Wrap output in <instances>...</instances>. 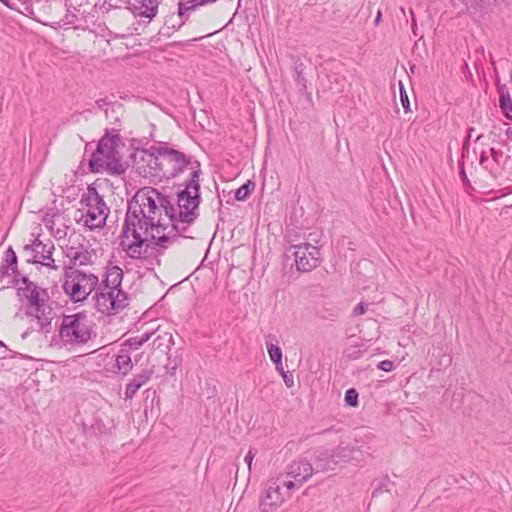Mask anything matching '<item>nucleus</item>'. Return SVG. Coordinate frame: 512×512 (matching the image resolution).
<instances>
[{
    "label": "nucleus",
    "instance_id": "nucleus-1",
    "mask_svg": "<svg viewBox=\"0 0 512 512\" xmlns=\"http://www.w3.org/2000/svg\"><path fill=\"white\" fill-rule=\"evenodd\" d=\"M198 168V166L196 167ZM201 169L191 171L189 178L184 182V188L177 192L176 203L173 204L170 197L161 193L154 187H142L135 194L139 202L145 203L146 212L161 222L162 213L185 227L190 226L199 217V205L201 203L200 175Z\"/></svg>",
    "mask_w": 512,
    "mask_h": 512
},
{
    "label": "nucleus",
    "instance_id": "nucleus-2",
    "mask_svg": "<svg viewBox=\"0 0 512 512\" xmlns=\"http://www.w3.org/2000/svg\"><path fill=\"white\" fill-rule=\"evenodd\" d=\"M153 227H163L159 218L155 219L150 213L146 212L145 203L139 202V197L133 196L127 202V211L125 215L124 225L121 237L129 238L131 235L134 239L132 243L125 244L121 242L123 250L132 259L142 258V248L148 244V233Z\"/></svg>",
    "mask_w": 512,
    "mask_h": 512
},
{
    "label": "nucleus",
    "instance_id": "nucleus-3",
    "mask_svg": "<svg viewBox=\"0 0 512 512\" xmlns=\"http://www.w3.org/2000/svg\"><path fill=\"white\" fill-rule=\"evenodd\" d=\"M119 131L118 128L105 129L89 160L90 172L102 173L105 171L111 176H120L126 172L128 164L122 160L119 152V147H124L125 144Z\"/></svg>",
    "mask_w": 512,
    "mask_h": 512
},
{
    "label": "nucleus",
    "instance_id": "nucleus-4",
    "mask_svg": "<svg viewBox=\"0 0 512 512\" xmlns=\"http://www.w3.org/2000/svg\"><path fill=\"white\" fill-rule=\"evenodd\" d=\"M58 334L65 345H85L93 334V324L86 312L63 315Z\"/></svg>",
    "mask_w": 512,
    "mask_h": 512
},
{
    "label": "nucleus",
    "instance_id": "nucleus-5",
    "mask_svg": "<svg viewBox=\"0 0 512 512\" xmlns=\"http://www.w3.org/2000/svg\"><path fill=\"white\" fill-rule=\"evenodd\" d=\"M64 279L63 290L74 303L86 300L98 285V276L73 267H64Z\"/></svg>",
    "mask_w": 512,
    "mask_h": 512
},
{
    "label": "nucleus",
    "instance_id": "nucleus-6",
    "mask_svg": "<svg viewBox=\"0 0 512 512\" xmlns=\"http://www.w3.org/2000/svg\"><path fill=\"white\" fill-rule=\"evenodd\" d=\"M161 157L163 166V178L169 180L182 175L187 169L191 171L201 169L198 160H194L193 156L187 155L173 147H169L167 143H161V150L157 151Z\"/></svg>",
    "mask_w": 512,
    "mask_h": 512
},
{
    "label": "nucleus",
    "instance_id": "nucleus-7",
    "mask_svg": "<svg viewBox=\"0 0 512 512\" xmlns=\"http://www.w3.org/2000/svg\"><path fill=\"white\" fill-rule=\"evenodd\" d=\"M161 222L163 227H153V230H156L158 234L162 231L163 234L160 236L152 234L151 237L148 238L147 244V247L150 246L158 255L164 254V251L170 245L174 244L179 237L193 238V236L188 234V227L176 222V220L174 221V219L170 217H165L163 213Z\"/></svg>",
    "mask_w": 512,
    "mask_h": 512
},
{
    "label": "nucleus",
    "instance_id": "nucleus-8",
    "mask_svg": "<svg viewBox=\"0 0 512 512\" xmlns=\"http://www.w3.org/2000/svg\"><path fill=\"white\" fill-rule=\"evenodd\" d=\"M161 150V143L149 149H137L133 155V168L144 178L163 179V166L157 151Z\"/></svg>",
    "mask_w": 512,
    "mask_h": 512
},
{
    "label": "nucleus",
    "instance_id": "nucleus-9",
    "mask_svg": "<svg viewBox=\"0 0 512 512\" xmlns=\"http://www.w3.org/2000/svg\"><path fill=\"white\" fill-rule=\"evenodd\" d=\"M289 253L294 257L296 269L300 272H310L320 264L319 248L308 242L290 244L285 248L287 257Z\"/></svg>",
    "mask_w": 512,
    "mask_h": 512
},
{
    "label": "nucleus",
    "instance_id": "nucleus-10",
    "mask_svg": "<svg viewBox=\"0 0 512 512\" xmlns=\"http://www.w3.org/2000/svg\"><path fill=\"white\" fill-rule=\"evenodd\" d=\"M93 299L97 311L108 316L119 313L129 305L128 294L118 289L96 291Z\"/></svg>",
    "mask_w": 512,
    "mask_h": 512
},
{
    "label": "nucleus",
    "instance_id": "nucleus-11",
    "mask_svg": "<svg viewBox=\"0 0 512 512\" xmlns=\"http://www.w3.org/2000/svg\"><path fill=\"white\" fill-rule=\"evenodd\" d=\"M285 500V494L281 491L278 479H270L266 482L263 494L260 498L259 508L261 512H272Z\"/></svg>",
    "mask_w": 512,
    "mask_h": 512
},
{
    "label": "nucleus",
    "instance_id": "nucleus-12",
    "mask_svg": "<svg viewBox=\"0 0 512 512\" xmlns=\"http://www.w3.org/2000/svg\"><path fill=\"white\" fill-rule=\"evenodd\" d=\"M25 315L36 321V326L32 327L33 330L44 334L50 333L55 313L50 306L49 301H42L39 306L35 305L30 310L25 309Z\"/></svg>",
    "mask_w": 512,
    "mask_h": 512
},
{
    "label": "nucleus",
    "instance_id": "nucleus-13",
    "mask_svg": "<svg viewBox=\"0 0 512 512\" xmlns=\"http://www.w3.org/2000/svg\"><path fill=\"white\" fill-rule=\"evenodd\" d=\"M84 206L87 208L84 225L91 230L104 227L110 212L105 201L101 200L100 203H96V201H94L89 203V205Z\"/></svg>",
    "mask_w": 512,
    "mask_h": 512
},
{
    "label": "nucleus",
    "instance_id": "nucleus-14",
    "mask_svg": "<svg viewBox=\"0 0 512 512\" xmlns=\"http://www.w3.org/2000/svg\"><path fill=\"white\" fill-rule=\"evenodd\" d=\"M16 294L24 304L25 309L30 310L35 305L39 306L42 301H50L47 289L35 285L31 288L17 287Z\"/></svg>",
    "mask_w": 512,
    "mask_h": 512
},
{
    "label": "nucleus",
    "instance_id": "nucleus-15",
    "mask_svg": "<svg viewBox=\"0 0 512 512\" xmlns=\"http://www.w3.org/2000/svg\"><path fill=\"white\" fill-rule=\"evenodd\" d=\"M128 9L133 15L151 21L158 13V0H127Z\"/></svg>",
    "mask_w": 512,
    "mask_h": 512
},
{
    "label": "nucleus",
    "instance_id": "nucleus-16",
    "mask_svg": "<svg viewBox=\"0 0 512 512\" xmlns=\"http://www.w3.org/2000/svg\"><path fill=\"white\" fill-rule=\"evenodd\" d=\"M287 475L294 478L298 485L308 481L313 475L312 464L306 458H300L290 463L287 468Z\"/></svg>",
    "mask_w": 512,
    "mask_h": 512
},
{
    "label": "nucleus",
    "instance_id": "nucleus-17",
    "mask_svg": "<svg viewBox=\"0 0 512 512\" xmlns=\"http://www.w3.org/2000/svg\"><path fill=\"white\" fill-rule=\"evenodd\" d=\"M154 374V367L144 368L127 383L125 388V400H132L138 390L147 384Z\"/></svg>",
    "mask_w": 512,
    "mask_h": 512
},
{
    "label": "nucleus",
    "instance_id": "nucleus-18",
    "mask_svg": "<svg viewBox=\"0 0 512 512\" xmlns=\"http://www.w3.org/2000/svg\"><path fill=\"white\" fill-rule=\"evenodd\" d=\"M35 5L39 11L43 12L45 17L51 20L59 18L63 6L61 0H37Z\"/></svg>",
    "mask_w": 512,
    "mask_h": 512
},
{
    "label": "nucleus",
    "instance_id": "nucleus-19",
    "mask_svg": "<svg viewBox=\"0 0 512 512\" xmlns=\"http://www.w3.org/2000/svg\"><path fill=\"white\" fill-rule=\"evenodd\" d=\"M115 373L126 376L133 369V363L131 359V355L127 352L126 348H120L119 353L115 357Z\"/></svg>",
    "mask_w": 512,
    "mask_h": 512
},
{
    "label": "nucleus",
    "instance_id": "nucleus-20",
    "mask_svg": "<svg viewBox=\"0 0 512 512\" xmlns=\"http://www.w3.org/2000/svg\"><path fill=\"white\" fill-rule=\"evenodd\" d=\"M499 107L503 115L512 119V99L508 87L505 84L498 85Z\"/></svg>",
    "mask_w": 512,
    "mask_h": 512
},
{
    "label": "nucleus",
    "instance_id": "nucleus-21",
    "mask_svg": "<svg viewBox=\"0 0 512 512\" xmlns=\"http://www.w3.org/2000/svg\"><path fill=\"white\" fill-rule=\"evenodd\" d=\"M338 466L332 450H321L316 456V467L321 471L335 470Z\"/></svg>",
    "mask_w": 512,
    "mask_h": 512
},
{
    "label": "nucleus",
    "instance_id": "nucleus-22",
    "mask_svg": "<svg viewBox=\"0 0 512 512\" xmlns=\"http://www.w3.org/2000/svg\"><path fill=\"white\" fill-rule=\"evenodd\" d=\"M187 22L180 18L178 12L171 13L166 15L164 27L160 29L159 35L170 36V30L178 31L180 30Z\"/></svg>",
    "mask_w": 512,
    "mask_h": 512
},
{
    "label": "nucleus",
    "instance_id": "nucleus-23",
    "mask_svg": "<svg viewBox=\"0 0 512 512\" xmlns=\"http://www.w3.org/2000/svg\"><path fill=\"white\" fill-rule=\"evenodd\" d=\"M157 330L158 329L147 331L141 336L130 337L121 344V348H126L129 353L131 350H138L143 344L150 340Z\"/></svg>",
    "mask_w": 512,
    "mask_h": 512
},
{
    "label": "nucleus",
    "instance_id": "nucleus-24",
    "mask_svg": "<svg viewBox=\"0 0 512 512\" xmlns=\"http://www.w3.org/2000/svg\"><path fill=\"white\" fill-rule=\"evenodd\" d=\"M273 341L278 343L276 335L268 334L266 336L267 352L274 364H280V361L282 360V350L277 344H273Z\"/></svg>",
    "mask_w": 512,
    "mask_h": 512
},
{
    "label": "nucleus",
    "instance_id": "nucleus-25",
    "mask_svg": "<svg viewBox=\"0 0 512 512\" xmlns=\"http://www.w3.org/2000/svg\"><path fill=\"white\" fill-rule=\"evenodd\" d=\"M84 427L95 436L107 434L109 428L105 425L103 419L99 415H94L89 423L84 422Z\"/></svg>",
    "mask_w": 512,
    "mask_h": 512
},
{
    "label": "nucleus",
    "instance_id": "nucleus-26",
    "mask_svg": "<svg viewBox=\"0 0 512 512\" xmlns=\"http://www.w3.org/2000/svg\"><path fill=\"white\" fill-rule=\"evenodd\" d=\"M105 275L110 281L112 288L122 290L121 283L123 280V270L117 265H108Z\"/></svg>",
    "mask_w": 512,
    "mask_h": 512
},
{
    "label": "nucleus",
    "instance_id": "nucleus-27",
    "mask_svg": "<svg viewBox=\"0 0 512 512\" xmlns=\"http://www.w3.org/2000/svg\"><path fill=\"white\" fill-rule=\"evenodd\" d=\"M470 14L479 12L486 14L491 9V0H463Z\"/></svg>",
    "mask_w": 512,
    "mask_h": 512
},
{
    "label": "nucleus",
    "instance_id": "nucleus-28",
    "mask_svg": "<svg viewBox=\"0 0 512 512\" xmlns=\"http://www.w3.org/2000/svg\"><path fill=\"white\" fill-rule=\"evenodd\" d=\"M394 485L393 482H391L388 475H383L375 480H373L371 486L373 488L372 490V497H377L381 495L383 492H389V486Z\"/></svg>",
    "mask_w": 512,
    "mask_h": 512
},
{
    "label": "nucleus",
    "instance_id": "nucleus-29",
    "mask_svg": "<svg viewBox=\"0 0 512 512\" xmlns=\"http://www.w3.org/2000/svg\"><path fill=\"white\" fill-rule=\"evenodd\" d=\"M92 264V252L85 249L82 245L78 253L76 254V258L67 265L66 267H73L76 269L77 266H86Z\"/></svg>",
    "mask_w": 512,
    "mask_h": 512
},
{
    "label": "nucleus",
    "instance_id": "nucleus-30",
    "mask_svg": "<svg viewBox=\"0 0 512 512\" xmlns=\"http://www.w3.org/2000/svg\"><path fill=\"white\" fill-rule=\"evenodd\" d=\"M334 455V460L337 462L338 466H342L345 463L351 462V449L350 446H342L339 445L335 449L332 450Z\"/></svg>",
    "mask_w": 512,
    "mask_h": 512
},
{
    "label": "nucleus",
    "instance_id": "nucleus-31",
    "mask_svg": "<svg viewBox=\"0 0 512 512\" xmlns=\"http://www.w3.org/2000/svg\"><path fill=\"white\" fill-rule=\"evenodd\" d=\"M39 254H41V258L44 260L43 262H40L42 265L50 267L52 269H56V265L54 262V259L52 257L53 251H54V244L50 241L47 245H42V248H40Z\"/></svg>",
    "mask_w": 512,
    "mask_h": 512
},
{
    "label": "nucleus",
    "instance_id": "nucleus-32",
    "mask_svg": "<svg viewBox=\"0 0 512 512\" xmlns=\"http://www.w3.org/2000/svg\"><path fill=\"white\" fill-rule=\"evenodd\" d=\"M101 200H104L103 197L98 193L96 187L93 184L88 185L86 192H84L81 196L80 203L82 205H89L96 201V203H100Z\"/></svg>",
    "mask_w": 512,
    "mask_h": 512
},
{
    "label": "nucleus",
    "instance_id": "nucleus-33",
    "mask_svg": "<svg viewBox=\"0 0 512 512\" xmlns=\"http://www.w3.org/2000/svg\"><path fill=\"white\" fill-rule=\"evenodd\" d=\"M256 184L252 180H247L235 191V199L237 201H245L249 198L252 192L255 190Z\"/></svg>",
    "mask_w": 512,
    "mask_h": 512
},
{
    "label": "nucleus",
    "instance_id": "nucleus-34",
    "mask_svg": "<svg viewBox=\"0 0 512 512\" xmlns=\"http://www.w3.org/2000/svg\"><path fill=\"white\" fill-rule=\"evenodd\" d=\"M8 267H10L11 272H17L18 268V258L11 246L7 248V250L4 253V261Z\"/></svg>",
    "mask_w": 512,
    "mask_h": 512
},
{
    "label": "nucleus",
    "instance_id": "nucleus-35",
    "mask_svg": "<svg viewBox=\"0 0 512 512\" xmlns=\"http://www.w3.org/2000/svg\"><path fill=\"white\" fill-rule=\"evenodd\" d=\"M359 393L355 388H349L345 392L344 401L348 407L356 408L359 405Z\"/></svg>",
    "mask_w": 512,
    "mask_h": 512
},
{
    "label": "nucleus",
    "instance_id": "nucleus-36",
    "mask_svg": "<svg viewBox=\"0 0 512 512\" xmlns=\"http://www.w3.org/2000/svg\"><path fill=\"white\" fill-rule=\"evenodd\" d=\"M173 343L172 335L165 332L163 335H158L152 342L153 348L160 349L162 346L169 348V344Z\"/></svg>",
    "mask_w": 512,
    "mask_h": 512
},
{
    "label": "nucleus",
    "instance_id": "nucleus-37",
    "mask_svg": "<svg viewBox=\"0 0 512 512\" xmlns=\"http://www.w3.org/2000/svg\"><path fill=\"white\" fill-rule=\"evenodd\" d=\"M77 21H78L77 14L74 13L73 11H71L70 9H67L64 17L60 18L58 21H55V23H57L58 26L63 27V26L75 24Z\"/></svg>",
    "mask_w": 512,
    "mask_h": 512
},
{
    "label": "nucleus",
    "instance_id": "nucleus-38",
    "mask_svg": "<svg viewBox=\"0 0 512 512\" xmlns=\"http://www.w3.org/2000/svg\"><path fill=\"white\" fill-rule=\"evenodd\" d=\"M298 91L302 94L307 93V79L304 74L293 75Z\"/></svg>",
    "mask_w": 512,
    "mask_h": 512
},
{
    "label": "nucleus",
    "instance_id": "nucleus-39",
    "mask_svg": "<svg viewBox=\"0 0 512 512\" xmlns=\"http://www.w3.org/2000/svg\"><path fill=\"white\" fill-rule=\"evenodd\" d=\"M400 102H401V104L404 108V111L406 113L411 111L408 94L405 90V87L403 86V84L401 82H400Z\"/></svg>",
    "mask_w": 512,
    "mask_h": 512
},
{
    "label": "nucleus",
    "instance_id": "nucleus-40",
    "mask_svg": "<svg viewBox=\"0 0 512 512\" xmlns=\"http://www.w3.org/2000/svg\"><path fill=\"white\" fill-rule=\"evenodd\" d=\"M351 449V462H355L356 464L364 461V453L358 447L350 446Z\"/></svg>",
    "mask_w": 512,
    "mask_h": 512
},
{
    "label": "nucleus",
    "instance_id": "nucleus-41",
    "mask_svg": "<svg viewBox=\"0 0 512 512\" xmlns=\"http://www.w3.org/2000/svg\"><path fill=\"white\" fill-rule=\"evenodd\" d=\"M106 289L111 290V289H113V288H112V285L110 284L109 279H108V278H107V276L104 274V275H103L102 280H101V281H99V280H98V285H97V287H96V289H95L94 291H95V292H96V291H104V290H106Z\"/></svg>",
    "mask_w": 512,
    "mask_h": 512
},
{
    "label": "nucleus",
    "instance_id": "nucleus-42",
    "mask_svg": "<svg viewBox=\"0 0 512 512\" xmlns=\"http://www.w3.org/2000/svg\"><path fill=\"white\" fill-rule=\"evenodd\" d=\"M378 369L385 371V372H391L395 368V364L391 360H383L379 362L377 365Z\"/></svg>",
    "mask_w": 512,
    "mask_h": 512
},
{
    "label": "nucleus",
    "instance_id": "nucleus-43",
    "mask_svg": "<svg viewBox=\"0 0 512 512\" xmlns=\"http://www.w3.org/2000/svg\"><path fill=\"white\" fill-rule=\"evenodd\" d=\"M24 251H30V252L33 253V258L28 260L29 263H33V264L40 263V261L37 259V255L39 254V250L34 248L32 243L26 244L24 246Z\"/></svg>",
    "mask_w": 512,
    "mask_h": 512
},
{
    "label": "nucleus",
    "instance_id": "nucleus-44",
    "mask_svg": "<svg viewBox=\"0 0 512 512\" xmlns=\"http://www.w3.org/2000/svg\"><path fill=\"white\" fill-rule=\"evenodd\" d=\"M95 103L99 109L104 110L105 115L108 118V111L111 103L107 100V98L98 99Z\"/></svg>",
    "mask_w": 512,
    "mask_h": 512
},
{
    "label": "nucleus",
    "instance_id": "nucleus-45",
    "mask_svg": "<svg viewBox=\"0 0 512 512\" xmlns=\"http://www.w3.org/2000/svg\"><path fill=\"white\" fill-rule=\"evenodd\" d=\"M368 306H369V304H368V303L360 302V303H358V304L354 307V309H353V313H352V314H353L354 316H360V315L364 314V313L367 311Z\"/></svg>",
    "mask_w": 512,
    "mask_h": 512
},
{
    "label": "nucleus",
    "instance_id": "nucleus-46",
    "mask_svg": "<svg viewBox=\"0 0 512 512\" xmlns=\"http://www.w3.org/2000/svg\"><path fill=\"white\" fill-rule=\"evenodd\" d=\"M81 246L79 247H66L65 255L69 259V264L76 258V254L80 250Z\"/></svg>",
    "mask_w": 512,
    "mask_h": 512
},
{
    "label": "nucleus",
    "instance_id": "nucleus-47",
    "mask_svg": "<svg viewBox=\"0 0 512 512\" xmlns=\"http://www.w3.org/2000/svg\"><path fill=\"white\" fill-rule=\"evenodd\" d=\"M256 453H257V450L255 448H250L245 456L244 460L248 466L249 471H251L252 462L256 456Z\"/></svg>",
    "mask_w": 512,
    "mask_h": 512
},
{
    "label": "nucleus",
    "instance_id": "nucleus-48",
    "mask_svg": "<svg viewBox=\"0 0 512 512\" xmlns=\"http://www.w3.org/2000/svg\"><path fill=\"white\" fill-rule=\"evenodd\" d=\"M305 68H306V66L304 65V63L299 58H297L294 61V75L304 74Z\"/></svg>",
    "mask_w": 512,
    "mask_h": 512
},
{
    "label": "nucleus",
    "instance_id": "nucleus-49",
    "mask_svg": "<svg viewBox=\"0 0 512 512\" xmlns=\"http://www.w3.org/2000/svg\"><path fill=\"white\" fill-rule=\"evenodd\" d=\"M281 488L285 487L287 490V494L289 495L290 491L294 488H299L301 485H298L296 481H282L280 482Z\"/></svg>",
    "mask_w": 512,
    "mask_h": 512
},
{
    "label": "nucleus",
    "instance_id": "nucleus-50",
    "mask_svg": "<svg viewBox=\"0 0 512 512\" xmlns=\"http://www.w3.org/2000/svg\"><path fill=\"white\" fill-rule=\"evenodd\" d=\"M460 178H461L464 186H466V187L470 186V182H469V179H468L467 174L465 172L464 163L463 162L461 164V169H460Z\"/></svg>",
    "mask_w": 512,
    "mask_h": 512
},
{
    "label": "nucleus",
    "instance_id": "nucleus-51",
    "mask_svg": "<svg viewBox=\"0 0 512 512\" xmlns=\"http://www.w3.org/2000/svg\"><path fill=\"white\" fill-rule=\"evenodd\" d=\"M281 376L283 377V380L286 384L287 387H292L294 382H293V376L291 374H289L287 371L284 372L283 374H281Z\"/></svg>",
    "mask_w": 512,
    "mask_h": 512
},
{
    "label": "nucleus",
    "instance_id": "nucleus-52",
    "mask_svg": "<svg viewBox=\"0 0 512 512\" xmlns=\"http://www.w3.org/2000/svg\"><path fill=\"white\" fill-rule=\"evenodd\" d=\"M20 283L23 285L22 288H31L37 285L35 282L31 281L27 276H22Z\"/></svg>",
    "mask_w": 512,
    "mask_h": 512
},
{
    "label": "nucleus",
    "instance_id": "nucleus-53",
    "mask_svg": "<svg viewBox=\"0 0 512 512\" xmlns=\"http://www.w3.org/2000/svg\"><path fill=\"white\" fill-rule=\"evenodd\" d=\"M11 273H12V275H13V278H12V280H11V285H12L13 287H17V286L19 285L20 281H21L20 271H19V269L17 268V272H16V273H15V272H11Z\"/></svg>",
    "mask_w": 512,
    "mask_h": 512
},
{
    "label": "nucleus",
    "instance_id": "nucleus-54",
    "mask_svg": "<svg viewBox=\"0 0 512 512\" xmlns=\"http://www.w3.org/2000/svg\"><path fill=\"white\" fill-rule=\"evenodd\" d=\"M490 155L496 162L499 161V158L502 157L503 153L501 150H496L495 148H490Z\"/></svg>",
    "mask_w": 512,
    "mask_h": 512
},
{
    "label": "nucleus",
    "instance_id": "nucleus-55",
    "mask_svg": "<svg viewBox=\"0 0 512 512\" xmlns=\"http://www.w3.org/2000/svg\"><path fill=\"white\" fill-rule=\"evenodd\" d=\"M9 353H10V350L2 342V346H0V359H6L9 356Z\"/></svg>",
    "mask_w": 512,
    "mask_h": 512
},
{
    "label": "nucleus",
    "instance_id": "nucleus-56",
    "mask_svg": "<svg viewBox=\"0 0 512 512\" xmlns=\"http://www.w3.org/2000/svg\"><path fill=\"white\" fill-rule=\"evenodd\" d=\"M10 267L7 266L5 262H3L0 266V275L5 276L9 274Z\"/></svg>",
    "mask_w": 512,
    "mask_h": 512
},
{
    "label": "nucleus",
    "instance_id": "nucleus-57",
    "mask_svg": "<svg viewBox=\"0 0 512 512\" xmlns=\"http://www.w3.org/2000/svg\"><path fill=\"white\" fill-rule=\"evenodd\" d=\"M32 245L34 246V248L39 250L40 248H42V245H45V244L37 237L32 241Z\"/></svg>",
    "mask_w": 512,
    "mask_h": 512
},
{
    "label": "nucleus",
    "instance_id": "nucleus-58",
    "mask_svg": "<svg viewBox=\"0 0 512 512\" xmlns=\"http://www.w3.org/2000/svg\"><path fill=\"white\" fill-rule=\"evenodd\" d=\"M382 20V11L378 9L375 20H374V26H378Z\"/></svg>",
    "mask_w": 512,
    "mask_h": 512
},
{
    "label": "nucleus",
    "instance_id": "nucleus-59",
    "mask_svg": "<svg viewBox=\"0 0 512 512\" xmlns=\"http://www.w3.org/2000/svg\"><path fill=\"white\" fill-rule=\"evenodd\" d=\"M474 131H475V129H474L473 127H470V128L468 129V135H467V137H466V139H465V141H464V147L468 144V142H469L470 138L473 136V132H474Z\"/></svg>",
    "mask_w": 512,
    "mask_h": 512
},
{
    "label": "nucleus",
    "instance_id": "nucleus-60",
    "mask_svg": "<svg viewBox=\"0 0 512 512\" xmlns=\"http://www.w3.org/2000/svg\"><path fill=\"white\" fill-rule=\"evenodd\" d=\"M275 367H276V370L280 373V374H283L284 372H286L283 368V364H282V360L280 361V364H275Z\"/></svg>",
    "mask_w": 512,
    "mask_h": 512
},
{
    "label": "nucleus",
    "instance_id": "nucleus-61",
    "mask_svg": "<svg viewBox=\"0 0 512 512\" xmlns=\"http://www.w3.org/2000/svg\"><path fill=\"white\" fill-rule=\"evenodd\" d=\"M64 6L67 9L74 8V4L71 2V0H65Z\"/></svg>",
    "mask_w": 512,
    "mask_h": 512
},
{
    "label": "nucleus",
    "instance_id": "nucleus-62",
    "mask_svg": "<svg viewBox=\"0 0 512 512\" xmlns=\"http://www.w3.org/2000/svg\"><path fill=\"white\" fill-rule=\"evenodd\" d=\"M416 29H417L416 21L413 18V20H412V31H413L414 35H417Z\"/></svg>",
    "mask_w": 512,
    "mask_h": 512
},
{
    "label": "nucleus",
    "instance_id": "nucleus-63",
    "mask_svg": "<svg viewBox=\"0 0 512 512\" xmlns=\"http://www.w3.org/2000/svg\"><path fill=\"white\" fill-rule=\"evenodd\" d=\"M0 2L3 5H5V6L9 7V8H12V5L10 4V0H0Z\"/></svg>",
    "mask_w": 512,
    "mask_h": 512
},
{
    "label": "nucleus",
    "instance_id": "nucleus-64",
    "mask_svg": "<svg viewBox=\"0 0 512 512\" xmlns=\"http://www.w3.org/2000/svg\"><path fill=\"white\" fill-rule=\"evenodd\" d=\"M506 135L508 136V138L512 139V128H508L506 130Z\"/></svg>",
    "mask_w": 512,
    "mask_h": 512
}]
</instances>
